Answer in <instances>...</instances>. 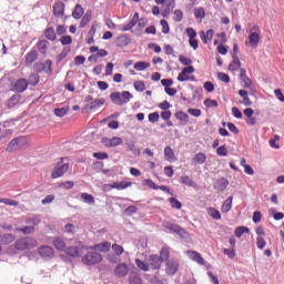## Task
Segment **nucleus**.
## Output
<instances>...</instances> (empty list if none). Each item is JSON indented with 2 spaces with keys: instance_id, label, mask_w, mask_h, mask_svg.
Listing matches in <instances>:
<instances>
[{
  "instance_id": "f257e3e1",
  "label": "nucleus",
  "mask_w": 284,
  "mask_h": 284,
  "mask_svg": "<svg viewBox=\"0 0 284 284\" xmlns=\"http://www.w3.org/2000/svg\"><path fill=\"white\" fill-rule=\"evenodd\" d=\"M134 99V95L130 91H114L110 94L111 103L114 105H125Z\"/></svg>"
},
{
  "instance_id": "f03ea898",
  "label": "nucleus",
  "mask_w": 284,
  "mask_h": 284,
  "mask_svg": "<svg viewBox=\"0 0 284 284\" xmlns=\"http://www.w3.org/2000/svg\"><path fill=\"white\" fill-rule=\"evenodd\" d=\"M30 143L28 142V138L26 136H18L12 139L7 148L6 152H17V150H23L24 148H28Z\"/></svg>"
},
{
  "instance_id": "7ed1b4c3",
  "label": "nucleus",
  "mask_w": 284,
  "mask_h": 284,
  "mask_svg": "<svg viewBox=\"0 0 284 284\" xmlns=\"http://www.w3.org/2000/svg\"><path fill=\"white\" fill-rule=\"evenodd\" d=\"M69 169L70 162L68 161V158H61L51 173V179H61V176H63Z\"/></svg>"
},
{
  "instance_id": "20e7f679",
  "label": "nucleus",
  "mask_w": 284,
  "mask_h": 284,
  "mask_svg": "<svg viewBox=\"0 0 284 284\" xmlns=\"http://www.w3.org/2000/svg\"><path fill=\"white\" fill-rule=\"evenodd\" d=\"M103 261V255L98 253L97 251L92 250L89 251L83 257L82 263L84 265H97V263H101Z\"/></svg>"
},
{
  "instance_id": "39448f33",
  "label": "nucleus",
  "mask_w": 284,
  "mask_h": 284,
  "mask_svg": "<svg viewBox=\"0 0 284 284\" xmlns=\"http://www.w3.org/2000/svg\"><path fill=\"white\" fill-rule=\"evenodd\" d=\"M32 247H37V240L32 237H22L16 241V250H32Z\"/></svg>"
},
{
  "instance_id": "423d86ee",
  "label": "nucleus",
  "mask_w": 284,
  "mask_h": 284,
  "mask_svg": "<svg viewBox=\"0 0 284 284\" xmlns=\"http://www.w3.org/2000/svg\"><path fill=\"white\" fill-rule=\"evenodd\" d=\"M37 74H52V60H45V62H38L34 65Z\"/></svg>"
},
{
  "instance_id": "0eeeda50",
  "label": "nucleus",
  "mask_w": 284,
  "mask_h": 284,
  "mask_svg": "<svg viewBox=\"0 0 284 284\" xmlns=\"http://www.w3.org/2000/svg\"><path fill=\"white\" fill-rule=\"evenodd\" d=\"M227 185H230V180L225 176L213 180V190L216 192H225V190H227Z\"/></svg>"
},
{
  "instance_id": "6e6552de",
  "label": "nucleus",
  "mask_w": 284,
  "mask_h": 284,
  "mask_svg": "<svg viewBox=\"0 0 284 284\" xmlns=\"http://www.w3.org/2000/svg\"><path fill=\"white\" fill-rule=\"evenodd\" d=\"M28 90V80L24 78L18 79L13 84H11V92H17L21 94Z\"/></svg>"
},
{
  "instance_id": "1a4fd4ad",
  "label": "nucleus",
  "mask_w": 284,
  "mask_h": 284,
  "mask_svg": "<svg viewBox=\"0 0 284 284\" xmlns=\"http://www.w3.org/2000/svg\"><path fill=\"white\" fill-rule=\"evenodd\" d=\"M179 260L176 258H170L166 262V274L169 276H174V274H176L179 272Z\"/></svg>"
},
{
  "instance_id": "9d476101",
  "label": "nucleus",
  "mask_w": 284,
  "mask_h": 284,
  "mask_svg": "<svg viewBox=\"0 0 284 284\" xmlns=\"http://www.w3.org/2000/svg\"><path fill=\"white\" fill-rule=\"evenodd\" d=\"M163 227H165V230H169V232H173L174 234H179L180 236H183L185 234V230L176 223L163 222Z\"/></svg>"
},
{
  "instance_id": "9b49d317",
  "label": "nucleus",
  "mask_w": 284,
  "mask_h": 284,
  "mask_svg": "<svg viewBox=\"0 0 284 284\" xmlns=\"http://www.w3.org/2000/svg\"><path fill=\"white\" fill-rule=\"evenodd\" d=\"M114 274L118 278H123L130 274V267L125 263H119L114 268Z\"/></svg>"
},
{
  "instance_id": "f8f14e48",
  "label": "nucleus",
  "mask_w": 284,
  "mask_h": 284,
  "mask_svg": "<svg viewBox=\"0 0 284 284\" xmlns=\"http://www.w3.org/2000/svg\"><path fill=\"white\" fill-rule=\"evenodd\" d=\"M148 263L151 270H161V265H163L161 257L156 254H151L148 258Z\"/></svg>"
},
{
  "instance_id": "ddd939ff",
  "label": "nucleus",
  "mask_w": 284,
  "mask_h": 284,
  "mask_svg": "<svg viewBox=\"0 0 284 284\" xmlns=\"http://www.w3.org/2000/svg\"><path fill=\"white\" fill-rule=\"evenodd\" d=\"M65 14V3L62 1H57L53 3V17L61 19Z\"/></svg>"
},
{
  "instance_id": "4468645a",
  "label": "nucleus",
  "mask_w": 284,
  "mask_h": 284,
  "mask_svg": "<svg viewBox=\"0 0 284 284\" xmlns=\"http://www.w3.org/2000/svg\"><path fill=\"white\" fill-rule=\"evenodd\" d=\"M102 143H104L106 148H116L123 144V139L119 136H113L112 139L103 138Z\"/></svg>"
},
{
  "instance_id": "2eb2a0df",
  "label": "nucleus",
  "mask_w": 284,
  "mask_h": 284,
  "mask_svg": "<svg viewBox=\"0 0 284 284\" xmlns=\"http://www.w3.org/2000/svg\"><path fill=\"white\" fill-rule=\"evenodd\" d=\"M258 41H261V33L258 32H251L248 34V42H245V45H251V48H258Z\"/></svg>"
},
{
  "instance_id": "dca6fc26",
  "label": "nucleus",
  "mask_w": 284,
  "mask_h": 284,
  "mask_svg": "<svg viewBox=\"0 0 284 284\" xmlns=\"http://www.w3.org/2000/svg\"><path fill=\"white\" fill-rule=\"evenodd\" d=\"M132 43V39L129 38L128 34H121L115 40L116 48H125Z\"/></svg>"
},
{
  "instance_id": "f3484780",
  "label": "nucleus",
  "mask_w": 284,
  "mask_h": 284,
  "mask_svg": "<svg viewBox=\"0 0 284 284\" xmlns=\"http://www.w3.org/2000/svg\"><path fill=\"white\" fill-rule=\"evenodd\" d=\"M112 247V243L105 241L99 244H94L93 246H90V250H93L94 252H108Z\"/></svg>"
},
{
  "instance_id": "a211bd4d",
  "label": "nucleus",
  "mask_w": 284,
  "mask_h": 284,
  "mask_svg": "<svg viewBox=\"0 0 284 284\" xmlns=\"http://www.w3.org/2000/svg\"><path fill=\"white\" fill-rule=\"evenodd\" d=\"M39 254L42 258H52L54 256V248L52 246H41Z\"/></svg>"
},
{
  "instance_id": "6ab92c4d",
  "label": "nucleus",
  "mask_w": 284,
  "mask_h": 284,
  "mask_svg": "<svg viewBox=\"0 0 284 284\" xmlns=\"http://www.w3.org/2000/svg\"><path fill=\"white\" fill-rule=\"evenodd\" d=\"M187 255L191 261H194L199 265H205V260L203 258V256H201V253L196 251H189Z\"/></svg>"
},
{
  "instance_id": "aec40b11",
  "label": "nucleus",
  "mask_w": 284,
  "mask_h": 284,
  "mask_svg": "<svg viewBox=\"0 0 284 284\" xmlns=\"http://www.w3.org/2000/svg\"><path fill=\"white\" fill-rule=\"evenodd\" d=\"M64 252L72 258H79V256H81V246H69L64 250Z\"/></svg>"
},
{
  "instance_id": "412c9836",
  "label": "nucleus",
  "mask_w": 284,
  "mask_h": 284,
  "mask_svg": "<svg viewBox=\"0 0 284 284\" xmlns=\"http://www.w3.org/2000/svg\"><path fill=\"white\" fill-rule=\"evenodd\" d=\"M239 95L243 99L242 101H240V103H242V105H245V108H250L252 105V100H250V97L247 95V91L246 90H239Z\"/></svg>"
},
{
  "instance_id": "4be33fe9",
  "label": "nucleus",
  "mask_w": 284,
  "mask_h": 284,
  "mask_svg": "<svg viewBox=\"0 0 284 284\" xmlns=\"http://www.w3.org/2000/svg\"><path fill=\"white\" fill-rule=\"evenodd\" d=\"M164 158L165 161H169V163H174V161H176V155H174V150H172V146L164 148Z\"/></svg>"
},
{
  "instance_id": "5701e85b",
  "label": "nucleus",
  "mask_w": 284,
  "mask_h": 284,
  "mask_svg": "<svg viewBox=\"0 0 284 284\" xmlns=\"http://www.w3.org/2000/svg\"><path fill=\"white\" fill-rule=\"evenodd\" d=\"M48 45H50L48 40H39L36 44V48H38L41 54H48Z\"/></svg>"
},
{
  "instance_id": "b1692460",
  "label": "nucleus",
  "mask_w": 284,
  "mask_h": 284,
  "mask_svg": "<svg viewBox=\"0 0 284 284\" xmlns=\"http://www.w3.org/2000/svg\"><path fill=\"white\" fill-rule=\"evenodd\" d=\"M37 59H39V52L37 51V49H32L26 55V63L32 64L34 63V61H37Z\"/></svg>"
},
{
  "instance_id": "393cba45",
  "label": "nucleus",
  "mask_w": 284,
  "mask_h": 284,
  "mask_svg": "<svg viewBox=\"0 0 284 284\" xmlns=\"http://www.w3.org/2000/svg\"><path fill=\"white\" fill-rule=\"evenodd\" d=\"M124 145L128 148L129 152H132L133 154H141V151L136 149V142L134 140H126Z\"/></svg>"
},
{
  "instance_id": "a878e982",
  "label": "nucleus",
  "mask_w": 284,
  "mask_h": 284,
  "mask_svg": "<svg viewBox=\"0 0 284 284\" xmlns=\"http://www.w3.org/2000/svg\"><path fill=\"white\" fill-rule=\"evenodd\" d=\"M180 183H182V185H186V187H196V182L189 175H182L180 178Z\"/></svg>"
},
{
  "instance_id": "bb28decb",
  "label": "nucleus",
  "mask_w": 284,
  "mask_h": 284,
  "mask_svg": "<svg viewBox=\"0 0 284 284\" xmlns=\"http://www.w3.org/2000/svg\"><path fill=\"white\" fill-rule=\"evenodd\" d=\"M234 201V195L229 196L222 204L223 214H227L232 210V202Z\"/></svg>"
},
{
  "instance_id": "cd10ccee",
  "label": "nucleus",
  "mask_w": 284,
  "mask_h": 284,
  "mask_svg": "<svg viewBox=\"0 0 284 284\" xmlns=\"http://www.w3.org/2000/svg\"><path fill=\"white\" fill-rule=\"evenodd\" d=\"M44 37L48 41H57V32L54 31L53 27H48L44 30Z\"/></svg>"
},
{
  "instance_id": "c85d7f7f",
  "label": "nucleus",
  "mask_w": 284,
  "mask_h": 284,
  "mask_svg": "<svg viewBox=\"0 0 284 284\" xmlns=\"http://www.w3.org/2000/svg\"><path fill=\"white\" fill-rule=\"evenodd\" d=\"M53 245L58 252H65V241L61 237H55L53 240Z\"/></svg>"
},
{
  "instance_id": "c756f323",
  "label": "nucleus",
  "mask_w": 284,
  "mask_h": 284,
  "mask_svg": "<svg viewBox=\"0 0 284 284\" xmlns=\"http://www.w3.org/2000/svg\"><path fill=\"white\" fill-rule=\"evenodd\" d=\"M174 116L184 124L190 123V115L183 111L175 112Z\"/></svg>"
},
{
  "instance_id": "7c9ffc66",
  "label": "nucleus",
  "mask_w": 284,
  "mask_h": 284,
  "mask_svg": "<svg viewBox=\"0 0 284 284\" xmlns=\"http://www.w3.org/2000/svg\"><path fill=\"white\" fill-rule=\"evenodd\" d=\"M14 241V235L11 233H4L0 236V242L2 245H10Z\"/></svg>"
},
{
  "instance_id": "2f4dec72",
  "label": "nucleus",
  "mask_w": 284,
  "mask_h": 284,
  "mask_svg": "<svg viewBox=\"0 0 284 284\" xmlns=\"http://www.w3.org/2000/svg\"><path fill=\"white\" fill-rule=\"evenodd\" d=\"M85 12V10L83 9V7L81 4H75L74 10L72 11V17L73 19H81V17H83V13Z\"/></svg>"
},
{
  "instance_id": "473e14b6",
  "label": "nucleus",
  "mask_w": 284,
  "mask_h": 284,
  "mask_svg": "<svg viewBox=\"0 0 284 284\" xmlns=\"http://www.w3.org/2000/svg\"><path fill=\"white\" fill-rule=\"evenodd\" d=\"M24 223L29 227H36V225H39V223H41V217L39 216L27 217L24 220Z\"/></svg>"
},
{
  "instance_id": "72a5a7b5",
  "label": "nucleus",
  "mask_w": 284,
  "mask_h": 284,
  "mask_svg": "<svg viewBox=\"0 0 284 284\" xmlns=\"http://www.w3.org/2000/svg\"><path fill=\"white\" fill-rule=\"evenodd\" d=\"M112 187L114 190H128V187H132V182H125V181L114 182L112 184Z\"/></svg>"
},
{
  "instance_id": "f704fd0d",
  "label": "nucleus",
  "mask_w": 284,
  "mask_h": 284,
  "mask_svg": "<svg viewBox=\"0 0 284 284\" xmlns=\"http://www.w3.org/2000/svg\"><path fill=\"white\" fill-rule=\"evenodd\" d=\"M159 257H160V261H162V263H164V261L166 262L170 261V247L168 246L162 247L160 251Z\"/></svg>"
},
{
  "instance_id": "c9c22d12",
  "label": "nucleus",
  "mask_w": 284,
  "mask_h": 284,
  "mask_svg": "<svg viewBox=\"0 0 284 284\" xmlns=\"http://www.w3.org/2000/svg\"><path fill=\"white\" fill-rule=\"evenodd\" d=\"M101 105H105V99H103V98H101L99 100H93L89 104V110H99V108H101Z\"/></svg>"
},
{
  "instance_id": "e433bc0d",
  "label": "nucleus",
  "mask_w": 284,
  "mask_h": 284,
  "mask_svg": "<svg viewBox=\"0 0 284 284\" xmlns=\"http://www.w3.org/2000/svg\"><path fill=\"white\" fill-rule=\"evenodd\" d=\"M193 161L197 164V165H203V163H205V161H207V156L205 155V153L203 152H199L194 155Z\"/></svg>"
},
{
  "instance_id": "4c0bfd02",
  "label": "nucleus",
  "mask_w": 284,
  "mask_h": 284,
  "mask_svg": "<svg viewBox=\"0 0 284 284\" xmlns=\"http://www.w3.org/2000/svg\"><path fill=\"white\" fill-rule=\"evenodd\" d=\"M234 234H235L236 239H241V236H243V234H250V227L237 226L234 231Z\"/></svg>"
},
{
  "instance_id": "58836bf2",
  "label": "nucleus",
  "mask_w": 284,
  "mask_h": 284,
  "mask_svg": "<svg viewBox=\"0 0 284 284\" xmlns=\"http://www.w3.org/2000/svg\"><path fill=\"white\" fill-rule=\"evenodd\" d=\"M90 21H92V11H87L80 21V28H85Z\"/></svg>"
},
{
  "instance_id": "ea45409f",
  "label": "nucleus",
  "mask_w": 284,
  "mask_h": 284,
  "mask_svg": "<svg viewBox=\"0 0 284 284\" xmlns=\"http://www.w3.org/2000/svg\"><path fill=\"white\" fill-rule=\"evenodd\" d=\"M129 283L130 284H143V280H141V275H139L138 273H130Z\"/></svg>"
},
{
  "instance_id": "a19ab883",
  "label": "nucleus",
  "mask_w": 284,
  "mask_h": 284,
  "mask_svg": "<svg viewBox=\"0 0 284 284\" xmlns=\"http://www.w3.org/2000/svg\"><path fill=\"white\" fill-rule=\"evenodd\" d=\"M21 101V94L16 93L8 100V108H14Z\"/></svg>"
},
{
  "instance_id": "79ce46f5",
  "label": "nucleus",
  "mask_w": 284,
  "mask_h": 284,
  "mask_svg": "<svg viewBox=\"0 0 284 284\" xmlns=\"http://www.w3.org/2000/svg\"><path fill=\"white\" fill-rule=\"evenodd\" d=\"M148 68H150V62L139 61L134 64V70L138 72H143V70H148Z\"/></svg>"
},
{
  "instance_id": "37998d69",
  "label": "nucleus",
  "mask_w": 284,
  "mask_h": 284,
  "mask_svg": "<svg viewBox=\"0 0 284 284\" xmlns=\"http://www.w3.org/2000/svg\"><path fill=\"white\" fill-rule=\"evenodd\" d=\"M40 77L39 73H32L29 75V79L27 81L28 85H39Z\"/></svg>"
},
{
  "instance_id": "c03bdc74",
  "label": "nucleus",
  "mask_w": 284,
  "mask_h": 284,
  "mask_svg": "<svg viewBox=\"0 0 284 284\" xmlns=\"http://www.w3.org/2000/svg\"><path fill=\"white\" fill-rule=\"evenodd\" d=\"M71 48L70 47H64L63 50L59 55L55 58V63H61L65 57H68V53L70 52Z\"/></svg>"
},
{
  "instance_id": "a18cd8bd",
  "label": "nucleus",
  "mask_w": 284,
  "mask_h": 284,
  "mask_svg": "<svg viewBox=\"0 0 284 284\" xmlns=\"http://www.w3.org/2000/svg\"><path fill=\"white\" fill-rule=\"evenodd\" d=\"M81 199L83 203H87L88 205H94V196L89 193H81Z\"/></svg>"
},
{
  "instance_id": "49530a36",
  "label": "nucleus",
  "mask_w": 284,
  "mask_h": 284,
  "mask_svg": "<svg viewBox=\"0 0 284 284\" xmlns=\"http://www.w3.org/2000/svg\"><path fill=\"white\" fill-rule=\"evenodd\" d=\"M169 203L173 210H181L183 207V204L176 197H169Z\"/></svg>"
},
{
  "instance_id": "de8ad7c7",
  "label": "nucleus",
  "mask_w": 284,
  "mask_h": 284,
  "mask_svg": "<svg viewBox=\"0 0 284 284\" xmlns=\"http://www.w3.org/2000/svg\"><path fill=\"white\" fill-rule=\"evenodd\" d=\"M135 265L139 267V270H142V272H150V263H145L141 260H135Z\"/></svg>"
},
{
  "instance_id": "09e8293b",
  "label": "nucleus",
  "mask_w": 284,
  "mask_h": 284,
  "mask_svg": "<svg viewBox=\"0 0 284 284\" xmlns=\"http://www.w3.org/2000/svg\"><path fill=\"white\" fill-rule=\"evenodd\" d=\"M209 215L214 219V221H221V211L215 207L209 209Z\"/></svg>"
},
{
  "instance_id": "8fccbe9b",
  "label": "nucleus",
  "mask_w": 284,
  "mask_h": 284,
  "mask_svg": "<svg viewBox=\"0 0 284 284\" xmlns=\"http://www.w3.org/2000/svg\"><path fill=\"white\" fill-rule=\"evenodd\" d=\"M64 234H77V226L72 223L64 225Z\"/></svg>"
},
{
  "instance_id": "3c124183",
  "label": "nucleus",
  "mask_w": 284,
  "mask_h": 284,
  "mask_svg": "<svg viewBox=\"0 0 284 284\" xmlns=\"http://www.w3.org/2000/svg\"><path fill=\"white\" fill-rule=\"evenodd\" d=\"M195 19H205V9L203 7L194 9Z\"/></svg>"
},
{
  "instance_id": "603ef678",
  "label": "nucleus",
  "mask_w": 284,
  "mask_h": 284,
  "mask_svg": "<svg viewBox=\"0 0 284 284\" xmlns=\"http://www.w3.org/2000/svg\"><path fill=\"white\" fill-rule=\"evenodd\" d=\"M18 232H20L22 234H34V232H37V227H34V226H24V227L18 229Z\"/></svg>"
},
{
  "instance_id": "864d4df0",
  "label": "nucleus",
  "mask_w": 284,
  "mask_h": 284,
  "mask_svg": "<svg viewBox=\"0 0 284 284\" xmlns=\"http://www.w3.org/2000/svg\"><path fill=\"white\" fill-rule=\"evenodd\" d=\"M133 88H134V90H136V92H145V82H143V81H135L133 83Z\"/></svg>"
},
{
  "instance_id": "5fc2aeb1",
  "label": "nucleus",
  "mask_w": 284,
  "mask_h": 284,
  "mask_svg": "<svg viewBox=\"0 0 284 284\" xmlns=\"http://www.w3.org/2000/svg\"><path fill=\"white\" fill-rule=\"evenodd\" d=\"M139 212V209L134 205H130L124 210L125 216H133V214H136Z\"/></svg>"
},
{
  "instance_id": "6e6d98bb",
  "label": "nucleus",
  "mask_w": 284,
  "mask_h": 284,
  "mask_svg": "<svg viewBox=\"0 0 284 284\" xmlns=\"http://www.w3.org/2000/svg\"><path fill=\"white\" fill-rule=\"evenodd\" d=\"M205 108H219V102L216 100H212L210 98H206L204 100Z\"/></svg>"
},
{
  "instance_id": "4d7b16f0",
  "label": "nucleus",
  "mask_w": 284,
  "mask_h": 284,
  "mask_svg": "<svg viewBox=\"0 0 284 284\" xmlns=\"http://www.w3.org/2000/svg\"><path fill=\"white\" fill-rule=\"evenodd\" d=\"M266 245H267V242L265 241V239H263V236L256 237V246L258 250H264Z\"/></svg>"
},
{
  "instance_id": "13d9d810",
  "label": "nucleus",
  "mask_w": 284,
  "mask_h": 284,
  "mask_svg": "<svg viewBox=\"0 0 284 284\" xmlns=\"http://www.w3.org/2000/svg\"><path fill=\"white\" fill-rule=\"evenodd\" d=\"M203 99V88L199 87L193 92V101Z\"/></svg>"
},
{
  "instance_id": "bf43d9fd",
  "label": "nucleus",
  "mask_w": 284,
  "mask_h": 284,
  "mask_svg": "<svg viewBox=\"0 0 284 284\" xmlns=\"http://www.w3.org/2000/svg\"><path fill=\"white\" fill-rule=\"evenodd\" d=\"M161 26H162V33L163 34H170V24L168 23V20L162 19L160 21Z\"/></svg>"
},
{
  "instance_id": "052dcab7",
  "label": "nucleus",
  "mask_w": 284,
  "mask_h": 284,
  "mask_svg": "<svg viewBox=\"0 0 284 284\" xmlns=\"http://www.w3.org/2000/svg\"><path fill=\"white\" fill-rule=\"evenodd\" d=\"M61 45H71L72 43V36H62L60 38Z\"/></svg>"
},
{
  "instance_id": "680f3d73",
  "label": "nucleus",
  "mask_w": 284,
  "mask_h": 284,
  "mask_svg": "<svg viewBox=\"0 0 284 284\" xmlns=\"http://www.w3.org/2000/svg\"><path fill=\"white\" fill-rule=\"evenodd\" d=\"M54 114H55V116H59L60 119H63V116H65V114H68V109L57 108V109H54Z\"/></svg>"
},
{
  "instance_id": "e2e57ef3",
  "label": "nucleus",
  "mask_w": 284,
  "mask_h": 284,
  "mask_svg": "<svg viewBox=\"0 0 284 284\" xmlns=\"http://www.w3.org/2000/svg\"><path fill=\"white\" fill-rule=\"evenodd\" d=\"M111 247H112L113 252L116 254V256H121V254H123V252H124L123 246H121L116 243L112 244Z\"/></svg>"
},
{
  "instance_id": "0e129e2a",
  "label": "nucleus",
  "mask_w": 284,
  "mask_h": 284,
  "mask_svg": "<svg viewBox=\"0 0 284 284\" xmlns=\"http://www.w3.org/2000/svg\"><path fill=\"white\" fill-rule=\"evenodd\" d=\"M94 159H98V161H105V159L109 158L106 152H95L93 153Z\"/></svg>"
},
{
  "instance_id": "69168bd1",
  "label": "nucleus",
  "mask_w": 284,
  "mask_h": 284,
  "mask_svg": "<svg viewBox=\"0 0 284 284\" xmlns=\"http://www.w3.org/2000/svg\"><path fill=\"white\" fill-rule=\"evenodd\" d=\"M217 79L219 81H223V83H230V75L227 73L219 72Z\"/></svg>"
},
{
  "instance_id": "338daca9",
  "label": "nucleus",
  "mask_w": 284,
  "mask_h": 284,
  "mask_svg": "<svg viewBox=\"0 0 284 284\" xmlns=\"http://www.w3.org/2000/svg\"><path fill=\"white\" fill-rule=\"evenodd\" d=\"M216 154L219 156H227V146L221 145L220 148L216 149Z\"/></svg>"
},
{
  "instance_id": "774afa93",
  "label": "nucleus",
  "mask_w": 284,
  "mask_h": 284,
  "mask_svg": "<svg viewBox=\"0 0 284 284\" xmlns=\"http://www.w3.org/2000/svg\"><path fill=\"white\" fill-rule=\"evenodd\" d=\"M159 119H160L159 112H153L149 114L150 123H159Z\"/></svg>"
}]
</instances>
